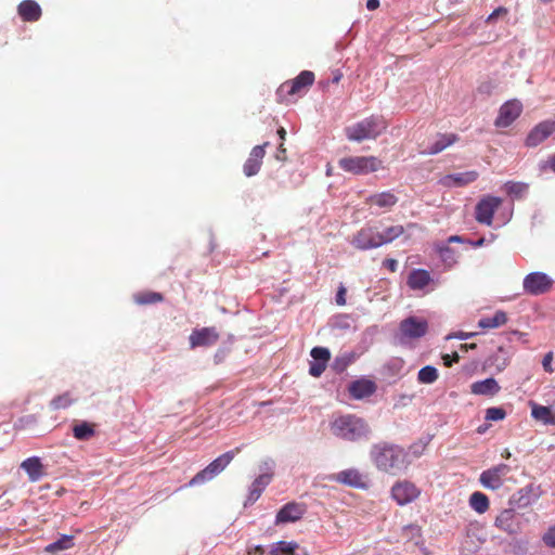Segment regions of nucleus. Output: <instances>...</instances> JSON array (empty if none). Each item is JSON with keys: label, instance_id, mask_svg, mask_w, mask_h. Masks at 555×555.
Wrapping results in <instances>:
<instances>
[{"label": "nucleus", "instance_id": "obj_1", "mask_svg": "<svg viewBox=\"0 0 555 555\" xmlns=\"http://www.w3.org/2000/svg\"><path fill=\"white\" fill-rule=\"evenodd\" d=\"M330 429L335 437L348 441L360 440L369 434L365 421L354 414L334 415Z\"/></svg>", "mask_w": 555, "mask_h": 555}, {"label": "nucleus", "instance_id": "obj_2", "mask_svg": "<svg viewBox=\"0 0 555 555\" xmlns=\"http://www.w3.org/2000/svg\"><path fill=\"white\" fill-rule=\"evenodd\" d=\"M375 465L386 473L398 475L408 466L406 453L398 446L379 444L372 450Z\"/></svg>", "mask_w": 555, "mask_h": 555}, {"label": "nucleus", "instance_id": "obj_3", "mask_svg": "<svg viewBox=\"0 0 555 555\" xmlns=\"http://www.w3.org/2000/svg\"><path fill=\"white\" fill-rule=\"evenodd\" d=\"M387 129V122L382 116L372 115L345 129L349 141L361 142L364 140H374Z\"/></svg>", "mask_w": 555, "mask_h": 555}, {"label": "nucleus", "instance_id": "obj_4", "mask_svg": "<svg viewBox=\"0 0 555 555\" xmlns=\"http://www.w3.org/2000/svg\"><path fill=\"white\" fill-rule=\"evenodd\" d=\"M243 447H236L215 459L204 469L198 472L189 482V486H197L201 483L209 482L218 475H220L234 457L241 453Z\"/></svg>", "mask_w": 555, "mask_h": 555}, {"label": "nucleus", "instance_id": "obj_5", "mask_svg": "<svg viewBox=\"0 0 555 555\" xmlns=\"http://www.w3.org/2000/svg\"><path fill=\"white\" fill-rule=\"evenodd\" d=\"M338 166L352 175H367L383 168V163L375 156H348L340 158Z\"/></svg>", "mask_w": 555, "mask_h": 555}, {"label": "nucleus", "instance_id": "obj_6", "mask_svg": "<svg viewBox=\"0 0 555 555\" xmlns=\"http://www.w3.org/2000/svg\"><path fill=\"white\" fill-rule=\"evenodd\" d=\"M350 243L359 250H369L380 247L379 230L375 225L366 224L357 231Z\"/></svg>", "mask_w": 555, "mask_h": 555}, {"label": "nucleus", "instance_id": "obj_7", "mask_svg": "<svg viewBox=\"0 0 555 555\" xmlns=\"http://www.w3.org/2000/svg\"><path fill=\"white\" fill-rule=\"evenodd\" d=\"M428 322L416 317H409L400 322L399 338L401 341L418 339L426 335Z\"/></svg>", "mask_w": 555, "mask_h": 555}, {"label": "nucleus", "instance_id": "obj_8", "mask_svg": "<svg viewBox=\"0 0 555 555\" xmlns=\"http://www.w3.org/2000/svg\"><path fill=\"white\" fill-rule=\"evenodd\" d=\"M553 280L543 272H532L525 276L524 291L532 296H539L550 292L553 287Z\"/></svg>", "mask_w": 555, "mask_h": 555}, {"label": "nucleus", "instance_id": "obj_9", "mask_svg": "<svg viewBox=\"0 0 555 555\" xmlns=\"http://www.w3.org/2000/svg\"><path fill=\"white\" fill-rule=\"evenodd\" d=\"M502 199L496 196H486L481 198L475 209V218L479 223L491 225L493 216L501 206Z\"/></svg>", "mask_w": 555, "mask_h": 555}, {"label": "nucleus", "instance_id": "obj_10", "mask_svg": "<svg viewBox=\"0 0 555 555\" xmlns=\"http://www.w3.org/2000/svg\"><path fill=\"white\" fill-rule=\"evenodd\" d=\"M314 81V74L310 70L301 72L293 80L285 81L279 88V93H285L287 95H296L306 92Z\"/></svg>", "mask_w": 555, "mask_h": 555}, {"label": "nucleus", "instance_id": "obj_11", "mask_svg": "<svg viewBox=\"0 0 555 555\" xmlns=\"http://www.w3.org/2000/svg\"><path fill=\"white\" fill-rule=\"evenodd\" d=\"M521 112L522 104L518 100H509L500 107L494 125L499 128H506L520 116Z\"/></svg>", "mask_w": 555, "mask_h": 555}, {"label": "nucleus", "instance_id": "obj_12", "mask_svg": "<svg viewBox=\"0 0 555 555\" xmlns=\"http://www.w3.org/2000/svg\"><path fill=\"white\" fill-rule=\"evenodd\" d=\"M555 132V120H544L539 122L527 135L526 145L529 147L538 146Z\"/></svg>", "mask_w": 555, "mask_h": 555}, {"label": "nucleus", "instance_id": "obj_13", "mask_svg": "<svg viewBox=\"0 0 555 555\" xmlns=\"http://www.w3.org/2000/svg\"><path fill=\"white\" fill-rule=\"evenodd\" d=\"M479 177L478 171L469 170L446 175L439 179V184L444 188H463L475 182Z\"/></svg>", "mask_w": 555, "mask_h": 555}, {"label": "nucleus", "instance_id": "obj_14", "mask_svg": "<svg viewBox=\"0 0 555 555\" xmlns=\"http://www.w3.org/2000/svg\"><path fill=\"white\" fill-rule=\"evenodd\" d=\"M305 504L291 502L285 504L275 516V525L295 522L299 520L306 513Z\"/></svg>", "mask_w": 555, "mask_h": 555}, {"label": "nucleus", "instance_id": "obj_15", "mask_svg": "<svg viewBox=\"0 0 555 555\" xmlns=\"http://www.w3.org/2000/svg\"><path fill=\"white\" fill-rule=\"evenodd\" d=\"M218 339L219 334L215 327L195 330L189 337L191 348L212 346Z\"/></svg>", "mask_w": 555, "mask_h": 555}, {"label": "nucleus", "instance_id": "obj_16", "mask_svg": "<svg viewBox=\"0 0 555 555\" xmlns=\"http://www.w3.org/2000/svg\"><path fill=\"white\" fill-rule=\"evenodd\" d=\"M323 480H327L330 482L344 483L346 486H365L367 481L365 476H363L357 469L353 468L343 470L339 474L330 475L325 477Z\"/></svg>", "mask_w": 555, "mask_h": 555}, {"label": "nucleus", "instance_id": "obj_17", "mask_svg": "<svg viewBox=\"0 0 555 555\" xmlns=\"http://www.w3.org/2000/svg\"><path fill=\"white\" fill-rule=\"evenodd\" d=\"M348 391L351 398L361 400L372 396L376 391V384L370 379L360 378L350 383Z\"/></svg>", "mask_w": 555, "mask_h": 555}, {"label": "nucleus", "instance_id": "obj_18", "mask_svg": "<svg viewBox=\"0 0 555 555\" xmlns=\"http://www.w3.org/2000/svg\"><path fill=\"white\" fill-rule=\"evenodd\" d=\"M540 488H520L509 499V505L512 507L522 508L530 505L540 496Z\"/></svg>", "mask_w": 555, "mask_h": 555}, {"label": "nucleus", "instance_id": "obj_19", "mask_svg": "<svg viewBox=\"0 0 555 555\" xmlns=\"http://www.w3.org/2000/svg\"><path fill=\"white\" fill-rule=\"evenodd\" d=\"M17 13L24 22H37L41 17L42 11L35 0H24L17 7Z\"/></svg>", "mask_w": 555, "mask_h": 555}, {"label": "nucleus", "instance_id": "obj_20", "mask_svg": "<svg viewBox=\"0 0 555 555\" xmlns=\"http://www.w3.org/2000/svg\"><path fill=\"white\" fill-rule=\"evenodd\" d=\"M459 141L455 133H439L435 142L423 154L436 155Z\"/></svg>", "mask_w": 555, "mask_h": 555}, {"label": "nucleus", "instance_id": "obj_21", "mask_svg": "<svg viewBox=\"0 0 555 555\" xmlns=\"http://www.w3.org/2000/svg\"><path fill=\"white\" fill-rule=\"evenodd\" d=\"M495 526L509 534L517 533L518 526L515 522L514 507L502 511L495 519Z\"/></svg>", "mask_w": 555, "mask_h": 555}, {"label": "nucleus", "instance_id": "obj_22", "mask_svg": "<svg viewBox=\"0 0 555 555\" xmlns=\"http://www.w3.org/2000/svg\"><path fill=\"white\" fill-rule=\"evenodd\" d=\"M501 387L498 382L493 378H486L472 384L470 391L478 396H494L500 391Z\"/></svg>", "mask_w": 555, "mask_h": 555}, {"label": "nucleus", "instance_id": "obj_23", "mask_svg": "<svg viewBox=\"0 0 555 555\" xmlns=\"http://www.w3.org/2000/svg\"><path fill=\"white\" fill-rule=\"evenodd\" d=\"M398 203V197L390 191L373 194L366 198V204L390 209Z\"/></svg>", "mask_w": 555, "mask_h": 555}, {"label": "nucleus", "instance_id": "obj_24", "mask_svg": "<svg viewBox=\"0 0 555 555\" xmlns=\"http://www.w3.org/2000/svg\"><path fill=\"white\" fill-rule=\"evenodd\" d=\"M509 470V466H507L506 464H500L495 467L485 470L480 475V482L483 486H490L492 482H499L501 480V477L507 475Z\"/></svg>", "mask_w": 555, "mask_h": 555}, {"label": "nucleus", "instance_id": "obj_25", "mask_svg": "<svg viewBox=\"0 0 555 555\" xmlns=\"http://www.w3.org/2000/svg\"><path fill=\"white\" fill-rule=\"evenodd\" d=\"M430 282V274L423 269L413 270L408 278V285L411 289L417 291L425 288Z\"/></svg>", "mask_w": 555, "mask_h": 555}, {"label": "nucleus", "instance_id": "obj_26", "mask_svg": "<svg viewBox=\"0 0 555 555\" xmlns=\"http://www.w3.org/2000/svg\"><path fill=\"white\" fill-rule=\"evenodd\" d=\"M418 495V488H391V496L399 505H405Z\"/></svg>", "mask_w": 555, "mask_h": 555}, {"label": "nucleus", "instance_id": "obj_27", "mask_svg": "<svg viewBox=\"0 0 555 555\" xmlns=\"http://www.w3.org/2000/svg\"><path fill=\"white\" fill-rule=\"evenodd\" d=\"M274 476V462L266 460L259 465V475L254 481V486H268Z\"/></svg>", "mask_w": 555, "mask_h": 555}, {"label": "nucleus", "instance_id": "obj_28", "mask_svg": "<svg viewBox=\"0 0 555 555\" xmlns=\"http://www.w3.org/2000/svg\"><path fill=\"white\" fill-rule=\"evenodd\" d=\"M21 466L28 474L31 482L38 481L43 475V466L38 457H29Z\"/></svg>", "mask_w": 555, "mask_h": 555}, {"label": "nucleus", "instance_id": "obj_29", "mask_svg": "<svg viewBox=\"0 0 555 555\" xmlns=\"http://www.w3.org/2000/svg\"><path fill=\"white\" fill-rule=\"evenodd\" d=\"M507 322V315L504 311H496L492 317H485L478 321V327L482 330L498 328Z\"/></svg>", "mask_w": 555, "mask_h": 555}, {"label": "nucleus", "instance_id": "obj_30", "mask_svg": "<svg viewBox=\"0 0 555 555\" xmlns=\"http://www.w3.org/2000/svg\"><path fill=\"white\" fill-rule=\"evenodd\" d=\"M531 415L537 421L542 422L545 425H554L555 424V413L552 411L551 408L539 405L533 403Z\"/></svg>", "mask_w": 555, "mask_h": 555}, {"label": "nucleus", "instance_id": "obj_31", "mask_svg": "<svg viewBox=\"0 0 555 555\" xmlns=\"http://www.w3.org/2000/svg\"><path fill=\"white\" fill-rule=\"evenodd\" d=\"M133 300L135 304L140 306L153 305L157 302H162L164 300V296L160 293L144 291L139 292L133 295Z\"/></svg>", "mask_w": 555, "mask_h": 555}, {"label": "nucleus", "instance_id": "obj_32", "mask_svg": "<svg viewBox=\"0 0 555 555\" xmlns=\"http://www.w3.org/2000/svg\"><path fill=\"white\" fill-rule=\"evenodd\" d=\"M404 233V227L401 224L389 225L379 231L380 244L386 245L393 242Z\"/></svg>", "mask_w": 555, "mask_h": 555}, {"label": "nucleus", "instance_id": "obj_33", "mask_svg": "<svg viewBox=\"0 0 555 555\" xmlns=\"http://www.w3.org/2000/svg\"><path fill=\"white\" fill-rule=\"evenodd\" d=\"M298 544L294 541H279L270 546V555H294L298 548Z\"/></svg>", "mask_w": 555, "mask_h": 555}, {"label": "nucleus", "instance_id": "obj_34", "mask_svg": "<svg viewBox=\"0 0 555 555\" xmlns=\"http://www.w3.org/2000/svg\"><path fill=\"white\" fill-rule=\"evenodd\" d=\"M401 537L406 542H413L415 545L423 544L422 530L417 525H408L402 528Z\"/></svg>", "mask_w": 555, "mask_h": 555}, {"label": "nucleus", "instance_id": "obj_35", "mask_svg": "<svg viewBox=\"0 0 555 555\" xmlns=\"http://www.w3.org/2000/svg\"><path fill=\"white\" fill-rule=\"evenodd\" d=\"M95 434L94 425L81 422L73 427V435L77 440H88Z\"/></svg>", "mask_w": 555, "mask_h": 555}, {"label": "nucleus", "instance_id": "obj_36", "mask_svg": "<svg viewBox=\"0 0 555 555\" xmlns=\"http://www.w3.org/2000/svg\"><path fill=\"white\" fill-rule=\"evenodd\" d=\"M469 505L475 512L482 514L489 508V499L482 492L476 491L469 498Z\"/></svg>", "mask_w": 555, "mask_h": 555}, {"label": "nucleus", "instance_id": "obj_37", "mask_svg": "<svg viewBox=\"0 0 555 555\" xmlns=\"http://www.w3.org/2000/svg\"><path fill=\"white\" fill-rule=\"evenodd\" d=\"M76 401V398L72 395V392L66 391L62 395H59L54 397L49 405L52 410H63L69 408L74 402Z\"/></svg>", "mask_w": 555, "mask_h": 555}, {"label": "nucleus", "instance_id": "obj_38", "mask_svg": "<svg viewBox=\"0 0 555 555\" xmlns=\"http://www.w3.org/2000/svg\"><path fill=\"white\" fill-rule=\"evenodd\" d=\"M73 540V535L63 534L59 540L48 544L46 546V551L52 553L68 550L74 545Z\"/></svg>", "mask_w": 555, "mask_h": 555}, {"label": "nucleus", "instance_id": "obj_39", "mask_svg": "<svg viewBox=\"0 0 555 555\" xmlns=\"http://www.w3.org/2000/svg\"><path fill=\"white\" fill-rule=\"evenodd\" d=\"M438 371L431 365H426L418 371L417 379L422 384H433L438 379Z\"/></svg>", "mask_w": 555, "mask_h": 555}, {"label": "nucleus", "instance_id": "obj_40", "mask_svg": "<svg viewBox=\"0 0 555 555\" xmlns=\"http://www.w3.org/2000/svg\"><path fill=\"white\" fill-rule=\"evenodd\" d=\"M438 253L444 263L449 267L453 266L456 262V255L452 248L449 246H442L438 248Z\"/></svg>", "mask_w": 555, "mask_h": 555}, {"label": "nucleus", "instance_id": "obj_41", "mask_svg": "<svg viewBox=\"0 0 555 555\" xmlns=\"http://www.w3.org/2000/svg\"><path fill=\"white\" fill-rule=\"evenodd\" d=\"M505 186L506 192L516 197H521L528 189L527 184L521 182H507Z\"/></svg>", "mask_w": 555, "mask_h": 555}, {"label": "nucleus", "instance_id": "obj_42", "mask_svg": "<svg viewBox=\"0 0 555 555\" xmlns=\"http://www.w3.org/2000/svg\"><path fill=\"white\" fill-rule=\"evenodd\" d=\"M310 354H311V357L313 358L314 361H317V362H324L325 364L331 359L330 350L327 348H324V347H314V348H312Z\"/></svg>", "mask_w": 555, "mask_h": 555}, {"label": "nucleus", "instance_id": "obj_43", "mask_svg": "<svg viewBox=\"0 0 555 555\" xmlns=\"http://www.w3.org/2000/svg\"><path fill=\"white\" fill-rule=\"evenodd\" d=\"M261 165L259 162L248 157L243 166V171L246 177H253L259 172Z\"/></svg>", "mask_w": 555, "mask_h": 555}, {"label": "nucleus", "instance_id": "obj_44", "mask_svg": "<svg viewBox=\"0 0 555 555\" xmlns=\"http://www.w3.org/2000/svg\"><path fill=\"white\" fill-rule=\"evenodd\" d=\"M506 416V412L503 408H489L486 411V420L487 421H502Z\"/></svg>", "mask_w": 555, "mask_h": 555}, {"label": "nucleus", "instance_id": "obj_45", "mask_svg": "<svg viewBox=\"0 0 555 555\" xmlns=\"http://www.w3.org/2000/svg\"><path fill=\"white\" fill-rule=\"evenodd\" d=\"M496 88V83L492 79L481 81L477 87V92L481 95H491Z\"/></svg>", "mask_w": 555, "mask_h": 555}, {"label": "nucleus", "instance_id": "obj_46", "mask_svg": "<svg viewBox=\"0 0 555 555\" xmlns=\"http://www.w3.org/2000/svg\"><path fill=\"white\" fill-rule=\"evenodd\" d=\"M269 145V142H264L263 144L261 145H256L251 149L250 153H249V158L254 159V160H257L259 162L260 164H262V159L266 155V147Z\"/></svg>", "mask_w": 555, "mask_h": 555}, {"label": "nucleus", "instance_id": "obj_47", "mask_svg": "<svg viewBox=\"0 0 555 555\" xmlns=\"http://www.w3.org/2000/svg\"><path fill=\"white\" fill-rule=\"evenodd\" d=\"M542 541L548 547L555 548V525L551 526L542 537Z\"/></svg>", "mask_w": 555, "mask_h": 555}, {"label": "nucleus", "instance_id": "obj_48", "mask_svg": "<svg viewBox=\"0 0 555 555\" xmlns=\"http://www.w3.org/2000/svg\"><path fill=\"white\" fill-rule=\"evenodd\" d=\"M352 359L350 356H344L335 359L334 367L337 372H343L351 363Z\"/></svg>", "mask_w": 555, "mask_h": 555}, {"label": "nucleus", "instance_id": "obj_49", "mask_svg": "<svg viewBox=\"0 0 555 555\" xmlns=\"http://www.w3.org/2000/svg\"><path fill=\"white\" fill-rule=\"evenodd\" d=\"M326 364L324 362H311L309 367L310 375L314 377L321 376V374L325 371Z\"/></svg>", "mask_w": 555, "mask_h": 555}, {"label": "nucleus", "instance_id": "obj_50", "mask_svg": "<svg viewBox=\"0 0 555 555\" xmlns=\"http://www.w3.org/2000/svg\"><path fill=\"white\" fill-rule=\"evenodd\" d=\"M508 11L506 8L504 7H499L498 9H495L487 18V23H493L496 18H499L500 16H505L507 15Z\"/></svg>", "mask_w": 555, "mask_h": 555}, {"label": "nucleus", "instance_id": "obj_51", "mask_svg": "<svg viewBox=\"0 0 555 555\" xmlns=\"http://www.w3.org/2000/svg\"><path fill=\"white\" fill-rule=\"evenodd\" d=\"M442 360L443 364L447 367H450L453 363H457L460 361V356L457 352H453L452 354H443Z\"/></svg>", "mask_w": 555, "mask_h": 555}, {"label": "nucleus", "instance_id": "obj_52", "mask_svg": "<svg viewBox=\"0 0 555 555\" xmlns=\"http://www.w3.org/2000/svg\"><path fill=\"white\" fill-rule=\"evenodd\" d=\"M336 304L338 306H345L346 305V288L343 285L337 291Z\"/></svg>", "mask_w": 555, "mask_h": 555}, {"label": "nucleus", "instance_id": "obj_53", "mask_svg": "<svg viewBox=\"0 0 555 555\" xmlns=\"http://www.w3.org/2000/svg\"><path fill=\"white\" fill-rule=\"evenodd\" d=\"M552 361H553V354L552 352H548L544 356L543 358V361H542V365H543V369L548 372V373H552L553 372V367H552Z\"/></svg>", "mask_w": 555, "mask_h": 555}, {"label": "nucleus", "instance_id": "obj_54", "mask_svg": "<svg viewBox=\"0 0 555 555\" xmlns=\"http://www.w3.org/2000/svg\"><path fill=\"white\" fill-rule=\"evenodd\" d=\"M383 267L388 269L390 272H396L398 270V261L393 258H387L383 261Z\"/></svg>", "mask_w": 555, "mask_h": 555}, {"label": "nucleus", "instance_id": "obj_55", "mask_svg": "<svg viewBox=\"0 0 555 555\" xmlns=\"http://www.w3.org/2000/svg\"><path fill=\"white\" fill-rule=\"evenodd\" d=\"M261 495V488H253L248 501L245 503H253Z\"/></svg>", "mask_w": 555, "mask_h": 555}, {"label": "nucleus", "instance_id": "obj_56", "mask_svg": "<svg viewBox=\"0 0 555 555\" xmlns=\"http://www.w3.org/2000/svg\"><path fill=\"white\" fill-rule=\"evenodd\" d=\"M275 157L279 160H285L286 159V149L284 147L283 143L280 144Z\"/></svg>", "mask_w": 555, "mask_h": 555}, {"label": "nucleus", "instance_id": "obj_57", "mask_svg": "<svg viewBox=\"0 0 555 555\" xmlns=\"http://www.w3.org/2000/svg\"><path fill=\"white\" fill-rule=\"evenodd\" d=\"M379 7V0H367L366 8L370 11H374Z\"/></svg>", "mask_w": 555, "mask_h": 555}, {"label": "nucleus", "instance_id": "obj_58", "mask_svg": "<svg viewBox=\"0 0 555 555\" xmlns=\"http://www.w3.org/2000/svg\"><path fill=\"white\" fill-rule=\"evenodd\" d=\"M462 242H463V237L460 235H451L448 238V243H462Z\"/></svg>", "mask_w": 555, "mask_h": 555}, {"label": "nucleus", "instance_id": "obj_59", "mask_svg": "<svg viewBox=\"0 0 555 555\" xmlns=\"http://www.w3.org/2000/svg\"><path fill=\"white\" fill-rule=\"evenodd\" d=\"M278 134L280 137L281 140H285V137H286V130L281 127L279 130H278Z\"/></svg>", "mask_w": 555, "mask_h": 555}, {"label": "nucleus", "instance_id": "obj_60", "mask_svg": "<svg viewBox=\"0 0 555 555\" xmlns=\"http://www.w3.org/2000/svg\"><path fill=\"white\" fill-rule=\"evenodd\" d=\"M474 336L473 333H469V334H465V333H461L460 335H457L456 337L461 338V339H466V338H469Z\"/></svg>", "mask_w": 555, "mask_h": 555}, {"label": "nucleus", "instance_id": "obj_61", "mask_svg": "<svg viewBox=\"0 0 555 555\" xmlns=\"http://www.w3.org/2000/svg\"><path fill=\"white\" fill-rule=\"evenodd\" d=\"M550 167L555 172V155L550 159Z\"/></svg>", "mask_w": 555, "mask_h": 555}, {"label": "nucleus", "instance_id": "obj_62", "mask_svg": "<svg viewBox=\"0 0 555 555\" xmlns=\"http://www.w3.org/2000/svg\"><path fill=\"white\" fill-rule=\"evenodd\" d=\"M502 456L505 457V459H508L511 456L509 451L507 449L504 450V452L502 453Z\"/></svg>", "mask_w": 555, "mask_h": 555}, {"label": "nucleus", "instance_id": "obj_63", "mask_svg": "<svg viewBox=\"0 0 555 555\" xmlns=\"http://www.w3.org/2000/svg\"><path fill=\"white\" fill-rule=\"evenodd\" d=\"M483 244V238H480L476 243H474L475 246H481Z\"/></svg>", "mask_w": 555, "mask_h": 555}, {"label": "nucleus", "instance_id": "obj_64", "mask_svg": "<svg viewBox=\"0 0 555 555\" xmlns=\"http://www.w3.org/2000/svg\"><path fill=\"white\" fill-rule=\"evenodd\" d=\"M408 228H409V229L416 228V223H409V224H408Z\"/></svg>", "mask_w": 555, "mask_h": 555}]
</instances>
